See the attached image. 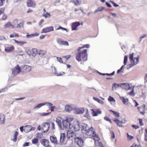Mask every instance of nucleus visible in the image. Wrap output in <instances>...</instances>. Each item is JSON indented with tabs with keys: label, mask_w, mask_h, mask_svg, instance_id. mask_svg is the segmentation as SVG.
Instances as JSON below:
<instances>
[{
	"label": "nucleus",
	"mask_w": 147,
	"mask_h": 147,
	"mask_svg": "<svg viewBox=\"0 0 147 147\" xmlns=\"http://www.w3.org/2000/svg\"><path fill=\"white\" fill-rule=\"evenodd\" d=\"M94 129L91 127L89 128L87 131H86L84 134L88 136H92L93 138V139L95 141V144L96 146L98 147H101V142H99L100 140V138L94 132Z\"/></svg>",
	"instance_id": "1"
},
{
	"label": "nucleus",
	"mask_w": 147,
	"mask_h": 147,
	"mask_svg": "<svg viewBox=\"0 0 147 147\" xmlns=\"http://www.w3.org/2000/svg\"><path fill=\"white\" fill-rule=\"evenodd\" d=\"M56 122L59 127L61 129H65L71 128L72 125L69 122L68 119L63 120L61 117H58L56 118Z\"/></svg>",
	"instance_id": "2"
},
{
	"label": "nucleus",
	"mask_w": 147,
	"mask_h": 147,
	"mask_svg": "<svg viewBox=\"0 0 147 147\" xmlns=\"http://www.w3.org/2000/svg\"><path fill=\"white\" fill-rule=\"evenodd\" d=\"M82 48L79 47L78 49V52L76 53V58L79 62L83 60L86 61L88 59L86 49L81 50Z\"/></svg>",
	"instance_id": "3"
},
{
	"label": "nucleus",
	"mask_w": 147,
	"mask_h": 147,
	"mask_svg": "<svg viewBox=\"0 0 147 147\" xmlns=\"http://www.w3.org/2000/svg\"><path fill=\"white\" fill-rule=\"evenodd\" d=\"M139 57L138 56L137 57L134 58V53L130 54L129 55V59L131 64L128 65L127 67L128 69L131 67L138 63L139 61Z\"/></svg>",
	"instance_id": "4"
},
{
	"label": "nucleus",
	"mask_w": 147,
	"mask_h": 147,
	"mask_svg": "<svg viewBox=\"0 0 147 147\" xmlns=\"http://www.w3.org/2000/svg\"><path fill=\"white\" fill-rule=\"evenodd\" d=\"M24 21L21 20L16 19L14 20L13 22V24L14 28H22L23 27Z\"/></svg>",
	"instance_id": "5"
},
{
	"label": "nucleus",
	"mask_w": 147,
	"mask_h": 147,
	"mask_svg": "<svg viewBox=\"0 0 147 147\" xmlns=\"http://www.w3.org/2000/svg\"><path fill=\"white\" fill-rule=\"evenodd\" d=\"M73 111L74 113L76 114H82L85 111V109L84 108H73Z\"/></svg>",
	"instance_id": "6"
},
{
	"label": "nucleus",
	"mask_w": 147,
	"mask_h": 147,
	"mask_svg": "<svg viewBox=\"0 0 147 147\" xmlns=\"http://www.w3.org/2000/svg\"><path fill=\"white\" fill-rule=\"evenodd\" d=\"M21 68L18 65L12 70V73L14 75H16L19 74L20 72H21Z\"/></svg>",
	"instance_id": "7"
},
{
	"label": "nucleus",
	"mask_w": 147,
	"mask_h": 147,
	"mask_svg": "<svg viewBox=\"0 0 147 147\" xmlns=\"http://www.w3.org/2000/svg\"><path fill=\"white\" fill-rule=\"evenodd\" d=\"M67 138L68 139L71 138V139H75L76 138V134L71 130H67Z\"/></svg>",
	"instance_id": "8"
},
{
	"label": "nucleus",
	"mask_w": 147,
	"mask_h": 147,
	"mask_svg": "<svg viewBox=\"0 0 147 147\" xmlns=\"http://www.w3.org/2000/svg\"><path fill=\"white\" fill-rule=\"evenodd\" d=\"M80 128L82 132L83 133H86L85 132L87 131L89 127L88 126L87 124L84 123H81Z\"/></svg>",
	"instance_id": "9"
},
{
	"label": "nucleus",
	"mask_w": 147,
	"mask_h": 147,
	"mask_svg": "<svg viewBox=\"0 0 147 147\" xmlns=\"http://www.w3.org/2000/svg\"><path fill=\"white\" fill-rule=\"evenodd\" d=\"M72 127L76 131H78L80 130L81 127V123H80L79 121H77L74 123L73 126H72L71 127Z\"/></svg>",
	"instance_id": "10"
},
{
	"label": "nucleus",
	"mask_w": 147,
	"mask_h": 147,
	"mask_svg": "<svg viewBox=\"0 0 147 147\" xmlns=\"http://www.w3.org/2000/svg\"><path fill=\"white\" fill-rule=\"evenodd\" d=\"M75 142L77 144L80 146H82L84 143V142L82 138L80 137H77L75 138Z\"/></svg>",
	"instance_id": "11"
},
{
	"label": "nucleus",
	"mask_w": 147,
	"mask_h": 147,
	"mask_svg": "<svg viewBox=\"0 0 147 147\" xmlns=\"http://www.w3.org/2000/svg\"><path fill=\"white\" fill-rule=\"evenodd\" d=\"M31 69V68L30 66L27 65H24L23 67V69L22 70L21 72L23 74H26L30 71Z\"/></svg>",
	"instance_id": "12"
},
{
	"label": "nucleus",
	"mask_w": 147,
	"mask_h": 147,
	"mask_svg": "<svg viewBox=\"0 0 147 147\" xmlns=\"http://www.w3.org/2000/svg\"><path fill=\"white\" fill-rule=\"evenodd\" d=\"M118 86L121 87L122 88L125 89L126 90H130V87L129 85L127 83H121L118 84Z\"/></svg>",
	"instance_id": "13"
},
{
	"label": "nucleus",
	"mask_w": 147,
	"mask_h": 147,
	"mask_svg": "<svg viewBox=\"0 0 147 147\" xmlns=\"http://www.w3.org/2000/svg\"><path fill=\"white\" fill-rule=\"evenodd\" d=\"M50 125L48 122L45 123L42 126V129L43 131V133L47 132L49 130Z\"/></svg>",
	"instance_id": "14"
},
{
	"label": "nucleus",
	"mask_w": 147,
	"mask_h": 147,
	"mask_svg": "<svg viewBox=\"0 0 147 147\" xmlns=\"http://www.w3.org/2000/svg\"><path fill=\"white\" fill-rule=\"evenodd\" d=\"M35 129L34 127H32L31 125H28L24 127V131L25 132L27 133L31 131L34 130Z\"/></svg>",
	"instance_id": "15"
},
{
	"label": "nucleus",
	"mask_w": 147,
	"mask_h": 147,
	"mask_svg": "<svg viewBox=\"0 0 147 147\" xmlns=\"http://www.w3.org/2000/svg\"><path fill=\"white\" fill-rule=\"evenodd\" d=\"M5 122V116L2 113H0V125H3Z\"/></svg>",
	"instance_id": "16"
},
{
	"label": "nucleus",
	"mask_w": 147,
	"mask_h": 147,
	"mask_svg": "<svg viewBox=\"0 0 147 147\" xmlns=\"http://www.w3.org/2000/svg\"><path fill=\"white\" fill-rule=\"evenodd\" d=\"M40 142L43 145L45 146V147H47L49 145V140L46 139H44L41 140L40 141Z\"/></svg>",
	"instance_id": "17"
},
{
	"label": "nucleus",
	"mask_w": 147,
	"mask_h": 147,
	"mask_svg": "<svg viewBox=\"0 0 147 147\" xmlns=\"http://www.w3.org/2000/svg\"><path fill=\"white\" fill-rule=\"evenodd\" d=\"M36 3L33 0H28L27 3V5L28 7H35Z\"/></svg>",
	"instance_id": "18"
},
{
	"label": "nucleus",
	"mask_w": 147,
	"mask_h": 147,
	"mask_svg": "<svg viewBox=\"0 0 147 147\" xmlns=\"http://www.w3.org/2000/svg\"><path fill=\"white\" fill-rule=\"evenodd\" d=\"M92 114L94 116H97L98 114L101 113V111L99 110L91 109Z\"/></svg>",
	"instance_id": "19"
},
{
	"label": "nucleus",
	"mask_w": 147,
	"mask_h": 147,
	"mask_svg": "<svg viewBox=\"0 0 147 147\" xmlns=\"http://www.w3.org/2000/svg\"><path fill=\"white\" fill-rule=\"evenodd\" d=\"M50 140L52 143L55 145L58 144L57 139L56 137L51 136L50 137Z\"/></svg>",
	"instance_id": "20"
},
{
	"label": "nucleus",
	"mask_w": 147,
	"mask_h": 147,
	"mask_svg": "<svg viewBox=\"0 0 147 147\" xmlns=\"http://www.w3.org/2000/svg\"><path fill=\"white\" fill-rule=\"evenodd\" d=\"M39 35V33L37 32H36L34 34H29L28 33H27L26 35V37L27 38H31L32 37L38 36Z\"/></svg>",
	"instance_id": "21"
},
{
	"label": "nucleus",
	"mask_w": 147,
	"mask_h": 147,
	"mask_svg": "<svg viewBox=\"0 0 147 147\" xmlns=\"http://www.w3.org/2000/svg\"><path fill=\"white\" fill-rule=\"evenodd\" d=\"M53 28H44L42 30L41 33H47L53 30Z\"/></svg>",
	"instance_id": "22"
},
{
	"label": "nucleus",
	"mask_w": 147,
	"mask_h": 147,
	"mask_svg": "<svg viewBox=\"0 0 147 147\" xmlns=\"http://www.w3.org/2000/svg\"><path fill=\"white\" fill-rule=\"evenodd\" d=\"M14 47L12 46L11 47H8L5 48V51L7 52L12 51L14 50Z\"/></svg>",
	"instance_id": "23"
},
{
	"label": "nucleus",
	"mask_w": 147,
	"mask_h": 147,
	"mask_svg": "<svg viewBox=\"0 0 147 147\" xmlns=\"http://www.w3.org/2000/svg\"><path fill=\"white\" fill-rule=\"evenodd\" d=\"M73 108L70 106L67 105L65 107V109L66 112H69L71 110L73 111Z\"/></svg>",
	"instance_id": "24"
},
{
	"label": "nucleus",
	"mask_w": 147,
	"mask_h": 147,
	"mask_svg": "<svg viewBox=\"0 0 147 147\" xmlns=\"http://www.w3.org/2000/svg\"><path fill=\"white\" fill-rule=\"evenodd\" d=\"M85 113L84 115V116L86 117L88 119H90L91 118V117L89 115L88 113V110L87 109H85Z\"/></svg>",
	"instance_id": "25"
},
{
	"label": "nucleus",
	"mask_w": 147,
	"mask_h": 147,
	"mask_svg": "<svg viewBox=\"0 0 147 147\" xmlns=\"http://www.w3.org/2000/svg\"><path fill=\"white\" fill-rule=\"evenodd\" d=\"M80 25V23L79 22H76L72 23L71 28H77Z\"/></svg>",
	"instance_id": "26"
},
{
	"label": "nucleus",
	"mask_w": 147,
	"mask_h": 147,
	"mask_svg": "<svg viewBox=\"0 0 147 147\" xmlns=\"http://www.w3.org/2000/svg\"><path fill=\"white\" fill-rule=\"evenodd\" d=\"M54 68L55 70V73H54V74L56 76H63V75L64 74H65V73L64 72H59V73H57V72H56V69L55 67H54Z\"/></svg>",
	"instance_id": "27"
},
{
	"label": "nucleus",
	"mask_w": 147,
	"mask_h": 147,
	"mask_svg": "<svg viewBox=\"0 0 147 147\" xmlns=\"http://www.w3.org/2000/svg\"><path fill=\"white\" fill-rule=\"evenodd\" d=\"M65 135L64 133L61 134L60 137V141L61 143H63L64 142Z\"/></svg>",
	"instance_id": "28"
},
{
	"label": "nucleus",
	"mask_w": 147,
	"mask_h": 147,
	"mask_svg": "<svg viewBox=\"0 0 147 147\" xmlns=\"http://www.w3.org/2000/svg\"><path fill=\"white\" fill-rule=\"evenodd\" d=\"M120 99L122 100L123 102L125 104H127V102L128 101V99L127 98H125L123 97L120 96Z\"/></svg>",
	"instance_id": "29"
},
{
	"label": "nucleus",
	"mask_w": 147,
	"mask_h": 147,
	"mask_svg": "<svg viewBox=\"0 0 147 147\" xmlns=\"http://www.w3.org/2000/svg\"><path fill=\"white\" fill-rule=\"evenodd\" d=\"M31 51L32 52V56L35 57L37 53V50L36 49H33Z\"/></svg>",
	"instance_id": "30"
},
{
	"label": "nucleus",
	"mask_w": 147,
	"mask_h": 147,
	"mask_svg": "<svg viewBox=\"0 0 147 147\" xmlns=\"http://www.w3.org/2000/svg\"><path fill=\"white\" fill-rule=\"evenodd\" d=\"M109 111L110 112H112L113 113V115H114L116 117H119V113L116 112L112 110H109Z\"/></svg>",
	"instance_id": "31"
},
{
	"label": "nucleus",
	"mask_w": 147,
	"mask_h": 147,
	"mask_svg": "<svg viewBox=\"0 0 147 147\" xmlns=\"http://www.w3.org/2000/svg\"><path fill=\"white\" fill-rule=\"evenodd\" d=\"M5 28H8L12 27V28H14V26L13 25L11 24L10 22H8L5 25Z\"/></svg>",
	"instance_id": "32"
},
{
	"label": "nucleus",
	"mask_w": 147,
	"mask_h": 147,
	"mask_svg": "<svg viewBox=\"0 0 147 147\" xmlns=\"http://www.w3.org/2000/svg\"><path fill=\"white\" fill-rule=\"evenodd\" d=\"M18 133L17 131H16L14 135V138L13 139V140L15 142L16 141L17 139V137L18 135Z\"/></svg>",
	"instance_id": "33"
},
{
	"label": "nucleus",
	"mask_w": 147,
	"mask_h": 147,
	"mask_svg": "<svg viewBox=\"0 0 147 147\" xmlns=\"http://www.w3.org/2000/svg\"><path fill=\"white\" fill-rule=\"evenodd\" d=\"M115 73V71H113L112 73L110 74H108V73H102V75L105 76V75H107V76H113Z\"/></svg>",
	"instance_id": "34"
},
{
	"label": "nucleus",
	"mask_w": 147,
	"mask_h": 147,
	"mask_svg": "<svg viewBox=\"0 0 147 147\" xmlns=\"http://www.w3.org/2000/svg\"><path fill=\"white\" fill-rule=\"evenodd\" d=\"M118 87H119L118 86V84L114 83L112 85V90L113 91L116 89V88Z\"/></svg>",
	"instance_id": "35"
},
{
	"label": "nucleus",
	"mask_w": 147,
	"mask_h": 147,
	"mask_svg": "<svg viewBox=\"0 0 147 147\" xmlns=\"http://www.w3.org/2000/svg\"><path fill=\"white\" fill-rule=\"evenodd\" d=\"M45 104L44 103H41L38 104L35 107H34V109H36L37 108H40L42 106L44 105Z\"/></svg>",
	"instance_id": "36"
},
{
	"label": "nucleus",
	"mask_w": 147,
	"mask_h": 147,
	"mask_svg": "<svg viewBox=\"0 0 147 147\" xmlns=\"http://www.w3.org/2000/svg\"><path fill=\"white\" fill-rule=\"evenodd\" d=\"M44 104H45V105H46L49 108H50V107H51L53 105L52 103L49 102H44Z\"/></svg>",
	"instance_id": "37"
},
{
	"label": "nucleus",
	"mask_w": 147,
	"mask_h": 147,
	"mask_svg": "<svg viewBox=\"0 0 147 147\" xmlns=\"http://www.w3.org/2000/svg\"><path fill=\"white\" fill-rule=\"evenodd\" d=\"M60 45H65L66 46H68L69 44L66 41H64L63 40L61 41V43L60 44Z\"/></svg>",
	"instance_id": "38"
},
{
	"label": "nucleus",
	"mask_w": 147,
	"mask_h": 147,
	"mask_svg": "<svg viewBox=\"0 0 147 147\" xmlns=\"http://www.w3.org/2000/svg\"><path fill=\"white\" fill-rule=\"evenodd\" d=\"M32 143L34 144H37L38 143V139L36 138H33L32 140Z\"/></svg>",
	"instance_id": "39"
},
{
	"label": "nucleus",
	"mask_w": 147,
	"mask_h": 147,
	"mask_svg": "<svg viewBox=\"0 0 147 147\" xmlns=\"http://www.w3.org/2000/svg\"><path fill=\"white\" fill-rule=\"evenodd\" d=\"M51 113V112H49L48 113H40V115L41 116H47L49 115Z\"/></svg>",
	"instance_id": "40"
},
{
	"label": "nucleus",
	"mask_w": 147,
	"mask_h": 147,
	"mask_svg": "<svg viewBox=\"0 0 147 147\" xmlns=\"http://www.w3.org/2000/svg\"><path fill=\"white\" fill-rule=\"evenodd\" d=\"M110 134L111 138L114 139L115 138V135L114 132L113 131L110 130Z\"/></svg>",
	"instance_id": "41"
},
{
	"label": "nucleus",
	"mask_w": 147,
	"mask_h": 147,
	"mask_svg": "<svg viewBox=\"0 0 147 147\" xmlns=\"http://www.w3.org/2000/svg\"><path fill=\"white\" fill-rule=\"evenodd\" d=\"M108 100L110 102L114 101V102H115V100L113 97H111V96H109L108 98Z\"/></svg>",
	"instance_id": "42"
},
{
	"label": "nucleus",
	"mask_w": 147,
	"mask_h": 147,
	"mask_svg": "<svg viewBox=\"0 0 147 147\" xmlns=\"http://www.w3.org/2000/svg\"><path fill=\"white\" fill-rule=\"evenodd\" d=\"M45 52H44V51H42L41 50L39 51L38 53V54L40 56H42L45 55Z\"/></svg>",
	"instance_id": "43"
},
{
	"label": "nucleus",
	"mask_w": 147,
	"mask_h": 147,
	"mask_svg": "<svg viewBox=\"0 0 147 147\" xmlns=\"http://www.w3.org/2000/svg\"><path fill=\"white\" fill-rule=\"evenodd\" d=\"M128 60V57L127 55L125 56L123 61V63L124 65H125L127 63Z\"/></svg>",
	"instance_id": "44"
},
{
	"label": "nucleus",
	"mask_w": 147,
	"mask_h": 147,
	"mask_svg": "<svg viewBox=\"0 0 147 147\" xmlns=\"http://www.w3.org/2000/svg\"><path fill=\"white\" fill-rule=\"evenodd\" d=\"M56 107L55 106H51V107H50V108L49 109V110L51 111V112H53L54 111V109H56Z\"/></svg>",
	"instance_id": "45"
},
{
	"label": "nucleus",
	"mask_w": 147,
	"mask_h": 147,
	"mask_svg": "<svg viewBox=\"0 0 147 147\" xmlns=\"http://www.w3.org/2000/svg\"><path fill=\"white\" fill-rule=\"evenodd\" d=\"M18 36H19L18 34H16V33H14L12 34H11V35H10L9 37L10 38H11L14 37L15 36L18 37Z\"/></svg>",
	"instance_id": "46"
},
{
	"label": "nucleus",
	"mask_w": 147,
	"mask_h": 147,
	"mask_svg": "<svg viewBox=\"0 0 147 147\" xmlns=\"http://www.w3.org/2000/svg\"><path fill=\"white\" fill-rule=\"evenodd\" d=\"M125 65H122L119 69L117 70V74L119 73L123 68H125Z\"/></svg>",
	"instance_id": "47"
},
{
	"label": "nucleus",
	"mask_w": 147,
	"mask_h": 147,
	"mask_svg": "<svg viewBox=\"0 0 147 147\" xmlns=\"http://www.w3.org/2000/svg\"><path fill=\"white\" fill-rule=\"evenodd\" d=\"M32 51H31L29 49H26V52L27 54L29 56L32 55Z\"/></svg>",
	"instance_id": "48"
},
{
	"label": "nucleus",
	"mask_w": 147,
	"mask_h": 147,
	"mask_svg": "<svg viewBox=\"0 0 147 147\" xmlns=\"http://www.w3.org/2000/svg\"><path fill=\"white\" fill-rule=\"evenodd\" d=\"M57 60L59 61L60 63H63V61L61 58L57 57Z\"/></svg>",
	"instance_id": "49"
},
{
	"label": "nucleus",
	"mask_w": 147,
	"mask_h": 147,
	"mask_svg": "<svg viewBox=\"0 0 147 147\" xmlns=\"http://www.w3.org/2000/svg\"><path fill=\"white\" fill-rule=\"evenodd\" d=\"M146 134H145V140L147 142V128L145 129Z\"/></svg>",
	"instance_id": "50"
},
{
	"label": "nucleus",
	"mask_w": 147,
	"mask_h": 147,
	"mask_svg": "<svg viewBox=\"0 0 147 147\" xmlns=\"http://www.w3.org/2000/svg\"><path fill=\"white\" fill-rule=\"evenodd\" d=\"M122 123L121 121H120L119 120L118 121L117 123V124L120 127H123V125L122 124Z\"/></svg>",
	"instance_id": "51"
},
{
	"label": "nucleus",
	"mask_w": 147,
	"mask_h": 147,
	"mask_svg": "<svg viewBox=\"0 0 147 147\" xmlns=\"http://www.w3.org/2000/svg\"><path fill=\"white\" fill-rule=\"evenodd\" d=\"M101 11V7H99L97 9L95 10L94 12V13L95 14L99 11Z\"/></svg>",
	"instance_id": "52"
},
{
	"label": "nucleus",
	"mask_w": 147,
	"mask_h": 147,
	"mask_svg": "<svg viewBox=\"0 0 147 147\" xmlns=\"http://www.w3.org/2000/svg\"><path fill=\"white\" fill-rule=\"evenodd\" d=\"M42 134L41 133H38L37 134V137L38 138H42Z\"/></svg>",
	"instance_id": "53"
},
{
	"label": "nucleus",
	"mask_w": 147,
	"mask_h": 147,
	"mask_svg": "<svg viewBox=\"0 0 147 147\" xmlns=\"http://www.w3.org/2000/svg\"><path fill=\"white\" fill-rule=\"evenodd\" d=\"M81 3V2L80 0H76V2L75 3V4L76 5H80Z\"/></svg>",
	"instance_id": "54"
},
{
	"label": "nucleus",
	"mask_w": 147,
	"mask_h": 147,
	"mask_svg": "<svg viewBox=\"0 0 147 147\" xmlns=\"http://www.w3.org/2000/svg\"><path fill=\"white\" fill-rule=\"evenodd\" d=\"M26 43V42L25 41H19L18 45H22Z\"/></svg>",
	"instance_id": "55"
},
{
	"label": "nucleus",
	"mask_w": 147,
	"mask_h": 147,
	"mask_svg": "<svg viewBox=\"0 0 147 147\" xmlns=\"http://www.w3.org/2000/svg\"><path fill=\"white\" fill-rule=\"evenodd\" d=\"M104 119L105 120H106L107 121H109L110 122V123H112V122L111 121V119L108 117H105L104 118Z\"/></svg>",
	"instance_id": "56"
},
{
	"label": "nucleus",
	"mask_w": 147,
	"mask_h": 147,
	"mask_svg": "<svg viewBox=\"0 0 147 147\" xmlns=\"http://www.w3.org/2000/svg\"><path fill=\"white\" fill-rule=\"evenodd\" d=\"M93 98L94 100L97 101L98 103H100V102H101V101L98 98H96L95 97H93Z\"/></svg>",
	"instance_id": "57"
},
{
	"label": "nucleus",
	"mask_w": 147,
	"mask_h": 147,
	"mask_svg": "<svg viewBox=\"0 0 147 147\" xmlns=\"http://www.w3.org/2000/svg\"><path fill=\"white\" fill-rule=\"evenodd\" d=\"M7 90V87H5L3 89H2L1 91H0V93L1 92H4L6 91Z\"/></svg>",
	"instance_id": "58"
},
{
	"label": "nucleus",
	"mask_w": 147,
	"mask_h": 147,
	"mask_svg": "<svg viewBox=\"0 0 147 147\" xmlns=\"http://www.w3.org/2000/svg\"><path fill=\"white\" fill-rule=\"evenodd\" d=\"M90 45L89 44H86L85 45H83L82 47V49L83 48H89L90 47Z\"/></svg>",
	"instance_id": "59"
},
{
	"label": "nucleus",
	"mask_w": 147,
	"mask_h": 147,
	"mask_svg": "<svg viewBox=\"0 0 147 147\" xmlns=\"http://www.w3.org/2000/svg\"><path fill=\"white\" fill-rule=\"evenodd\" d=\"M62 40L60 38H57V39L56 41L60 45L61 43Z\"/></svg>",
	"instance_id": "60"
},
{
	"label": "nucleus",
	"mask_w": 147,
	"mask_h": 147,
	"mask_svg": "<svg viewBox=\"0 0 147 147\" xmlns=\"http://www.w3.org/2000/svg\"><path fill=\"white\" fill-rule=\"evenodd\" d=\"M4 9H5L3 7L0 8V16L4 12Z\"/></svg>",
	"instance_id": "61"
},
{
	"label": "nucleus",
	"mask_w": 147,
	"mask_h": 147,
	"mask_svg": "<svg viewBox=\"0 0 147 147\" xmlns=\"http://www.w3.org/2000/svg\"><path fill=\"white\" fill-rule=\"evenodd\" d=\"M138 120L139 121L140 125L141 126H142L144 125V124L142 123V119H139Z\"/></svg>",
	"instance_id": "62"
},
{
	"label": "nucleus",
	"mask_w": 147,
	"mask_h": 147,
	"mask_svg": "<svg viewBox=\"0 0 147 147\" xmlns=\"http://www.w3.org/2000/svg\"><path fill=\"white\" fill-rule=\"evenodd\" d=\"M132 127L136 129H137L139 128V126L138 125H132Z\"/></svg>",
	"instance_id": "63"
},
{
	"label": "nucleus",
	"mask_w": 147,
	"mask_h": 147,
	"mask_svg": "<svg viewBox=\"0 0 147 147\" xmlns=\"http://www.w3.org/2000/svg\"><path fill=\"white\" fill-rule=\"evenodd\" d=\"M105 4L109 8L112 7L111 5L109 2H106L105 3Z\"/></svg>",
	"instance_id": "64"
}]
</instances>
